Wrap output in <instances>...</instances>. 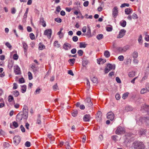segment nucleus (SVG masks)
<instances>
[{"instance_id":"obj_14","label":"nucleus","mask_w":149,"mask_h":149,"mask_svg":"<svg viewBox=\"0 0 149 149\" xmlns=\"http://www.w3.org/2000/svg\"><path fill=\"white\" fill-rule=\"evenodd\" d=\"M23 47L24 50V53L26 54L27 52L28 48V46L24 42H22Z\"/></svg>"},{"instance_id":"obj_25","label":"nucleus","mask_w":149,"mask_h":149,"mask_svg":"<svg viewBox=\"0 0 149 149\" xmlns=\"http://www.w3.org/2000/svg\"><path fill=\"white\" fill-rule=\"evenodd\" d=\"M87 44L83 42H80L79 43V47L80 48H85L87 45Z\"/></svg>"},{"instance_id":"obj_2","label":"nucleus","mask_w":149,"mask_h":149,"mask_svg":"<svg viewBox=\"0 0 149 149\" xmlns=\"http://www.w3.org/2000/svg\"><path fill=\"white\" fill-rule=\"evenodd\" d=\"M85 104L86 108H90L93 105V103L91 101L90 97H88L85 100Z\"/></svg>"},{"instance_id":"obj_35","label":"nucleus","mask_w":149,"mask_h":149,"mask_svg":"<svg viewBox=\"0 0 149 149\" xmlns=\"http://www.w3.org/2000/svg\"><path fill=\"white\" fill-rule=\"evenodd\" d=\"M103 38V35L102 34H98L97 36V38L98 40H100Z\"/></svg>"},{"instance_id":"obj_19","label":"nucleus","mask_w":149,"mask_h":149,"mask_svg":"<svg viewBox=\"0 0 149 149\" xmlns=\"http://www.w3.org/2000/svg\"><path fill=\"white\" fill-rule=\"evenodd\" d=\"M132 12V9L130 8H127L125 10V13L127 15H130L131 14Z\"/></svg>"},{"instance_id":"obj_12","label":"nucleus","mask_w":149,"mask_h":149,"mask_svg":"<svg viewBox=\"0 0 149 149\" xmlns=\"http://www.w3.org/2000/svg\"><path fill=\"white\" fill-rule=\"evenodd\" d=\"M63 48L65 50H68L71 47V45L68 43H65L63 46Z\"/></svg>"},{"instance_id":"obj_43","label":"nucleus","mask_w":149,"mask_h":149,"mask_svg":"<svg viewBox=\"0 0 149 149\" xmlns=\"http://www.w3.org/2000/svg\"><path fill=\"white\" fill-rule=\"evenodd\" d=\"M129 94V93L128 92H127L124 93L123 95V99H125L126 98V97L128 96Z\"/></svg>"},{"instance_id":"obj_6","label":"nucleus","mask_w":149,"mask_h":149,"mask_svg":"<svg viewBox=\"0 0 149 149\" xmlns=\"http://www.w3.org/2000/svg\"><path fill=\"white\" fill-rule=\"evenodd\" d=\"M129 47L128 45H126L124 47H119L118 48V50L120 53H123L125 52L128 49Z\"/></svg>"},{"instance_id":"obj_28","label":"nucleus","mask_w":149,"mask_h":149,"mask_svg":"<svg viewBox=\"0 0 149 149\" xmlns=\"http://www.w3.org/2000/svg\"><path fill=\"white\" fill-rule=\"evenodd\" d=\"M132 56L133 58H136L138 56V53L137 52H134L132 54Z\"/></svg>"},{"instance_id":"obj_45","label":"nucleus","mask_w":149,"mask_h":149,"mask_svg":"<svg viewBox=\"0 0 149 149\" xmlns=\"http://www.w3.org/2000/svg\"><path fill=\"white\" fill-rule=\"evenodd\" d=\"M106 30L108 31H112L113 28L112 26L107 27L106 28Z\"/></svg>"},{"instance_id":"obj_40","label":"nucleus","mask_w":149,"mask_h":149,"mask_svg":"<svg viewBox=\"0 0 149 149\" xmlns=\"http://www.w3.org/2000/svg\"><path fill=\"white\" fill-rule=\"evenodd\" d=\"M75 59L73 58L72 59H70L68 60V62L69 63L71 62L72 65L75 63Z\"/></svg>"},{"instance_id":"obj_21","label":"nucleus","mask_w":149,"mask_h":149,"mask_svg":"<svg viewBox=\"0 0 149 149\" xmlns=\"http://www.w3.org/2000/svg\"><path fill=\"white\" fill-rule=\"evenodd\" d=\"M40 23H42V25L44 27H45L46 26V24L45 22L44 21V18L43 17H42L40 18Z\"/></svg>"},{"instance_id":"obj_33","label":"nucleus","mask_w":149,"mask_h":149,"mask_svg":"<svg viewBox=\"0 0 149 149\" xmlns=\"http://www.w3.org/2000/svg\"><path fill=\"white\" fill-rule=\"evenodd\" d=\"M13 65V62L12 61H10L8 64V67L10 69H11L12 68Z\"/></svg>"},{"instance_id":"obj_5","label":"nucleus","mask_w":149,"mask_h":149,"mask_svg":"<svg viewBox=\"0 0 149 149\" xmlns=\"http://www.w3.org/2000/svg\"><path fill=\"white\" fill-rule=\"evenodd\" d=\"M114 118V114L112 111L108 112L107 114V118L110 120L111 121H113Z\"/></svg>"},{"instance_id":"obj_18","label":"nucleus","mask_w":149,"mask_h":149,"mask_svg":"<svg viewBox=\"0 0 149 149\" xmlns=\"http://www.w3.org/2000/svg\"><path fill=\"white\" fill-rule=\"evenodd\" d=\"M106 67L109 68V70H111L112 69L115 70V65L109 63L107 65Z\"/></svg>"},{"instance_id":"obj_59","label":"nucleus","mask_w":149,"mask_h":149,"mask_svg":"<svg viewBox=\"0 0 149 149\" xmlns=\"http://www.w3.org/2000/svg\"><path fill=\"white\" fill-rule=\"evenodd\" d=\"M31 143L30 142L26 141L25 143V146L27 147H29L30 146Z\"/></svg>"},{"instance_id":"obj_24","label":"nucleus","mask_w":149,"mask_h":149,"mask_svg":"<svg viewBox=\"0 0 149 149\" xmlns=\"http://www.w3.org/2000/svg\"><path fill=\"white\" fill-rule=\"evenodd\" d=\"M23 113H28V107L25 105H24L23 106Z\"/></svg>"},{"instance_id":"obj_8","label":"nucleus","mask_w":149,"mask_h":149,"mask_svg":"<svg viewBox=\"0 0 149 149\" xmlns=\"http://www.w3.org/2000/svg\"><path fill=\"white\" fill-rule=\"evenodd\" d=\"M52 33L51 29H48L45 30L44 32V34L47 36L48 38H50L51 37Z\"/></svg>"},{"instance_id":"obj_56","label":"nucleus","mask_w":149,"mask_h":149,"mask_svg":"<svg viewBox=\"0 0 149 149\" xmlns=\"http://www.w3.org/2000/svg\"><path fill=\"white\" fill-rule=\"evenodd\" d=\"M146 90L145 88H143L141 91V94H143L146 92Z\"/></svg>"},{"instance_id":"obj_49","label":"nucleus","mask_w":149,"mask_h":149,"mask_svg":"<svg viewBox=\"0 0 149 149\" xmlns=\"http://www.w3.org/2000/svg\"><path fill=\"white\" fill-rule=\"evenodd\" d=\"M28 74L29 76V80H31L33 78L31 73L30 72H28Z\"/></svg>"},{"instance_id":"obj_50","label":"nucleus","mask_w":149,"mask_h":149,"mask_svg":"<svg viewBox=\"0 0 149 149\" xmlns=\"http://www.w3.org/2000/svg\"><path fill=\"white\" fill-rule=\"evenodd\" d=\"M29 37L31 40H33L35 38V36L33 33H31L29 34Z\"/></svg>"},{"instance_id":"obj_41","label":"nucleus","mask_w":149,"mask_h":149,"mask_svg":"<svg viewBox=\"0 0 149 149\" xmlns=\"http://www.w3.org/2000/svg\"><path fill=\"white\" fill-rule=\"evenodd\" d=\"M65 145L66 146V149H69L70 148V146L69 145V143L68 142H66L65 143Z\"/></svg>"},{"instance_id":"obj_9","label":"nucleus","mask_w":149,"mask_h":149,"mask_svg":"<svg viewBox=\"0 0 149 149\" xmlns=\"http://www.w3.org/2000/svg\"><path fill=\"white\" fill-rule=\"evenodd\" d=\"M13 139L14 143L15 145L18 144L21 141L20 138L19 136H15Z\"/></svg>"},{"instance_id":"obj_51","label":"nucleus","mask_w":149,"mask_h":149,"mask_svg":"<svg viewBox=\"0 0 149 149\" xmlns=\"http://www.w3.org/2000/svg\"><path fill=\"white\" fill-rule=\"evenodd\" d=\"M72 40L74 42H77L78 40V38L77 36H74L73 37Z\"/></svg>"},{"instance_id":"obj_53","label":"nucleus","mask_w":149,"mask_h":149,"mask_svg":"<svg viewBox=\"0 0 149 149\" xmlns=\"http://www.w3.org/2000/svg\"><path fill=\"white\" fill-rule=\"evenodd\" d=\"M16 10L15 8H13L11 9V13L12 14H14L15 13Z\"/></svg>"},{"instance_id":"obj_55","label":"nucleus","mask_w":149,"mask_h":149,"mask_svg":"<svg viewBox=\"0 0 149 149\" xmlns=\"http://www.w3.org/2000/svg\"><path fill=\"white\" fill-rule=\"evenodd\" d=\"M118 59L121 61H123L124 59V57L123 56V55H120L118 57Z\"/></svg>"},{"instance_id":"obj_17","label":"nucleus","mask_w":149,"mask_h":149,"mask_svg":"<svg viewBox=\"0 0 149 149\" xmlns=\"http://www.w3.org/2000/svg\"><path fill=\"white\" fill-rule=\"evenodd\" d=\"M47 136L50 141V143L52 144H53L54 143V140L55 138L51 134H49Z\"/></svg>"},{"instance_id":"obj_32","label":"nucleus","mask_w":149,"mask_h":149,"mask_svg":"<svg viewBox=\"0 0 149 149\" xmlns=\"http://www.w3.org/2000/svg\"><path fill=\"white\" fill-rule=\"evenodd\" d=\"M13 95L15 97L18 96L19 95V93L17 91H15L13 92Z\"/></svg>"},{"instance_id":"obj_63","label":"nucleus","mask_w":149,"mask_h":149,"mask_svg":"<svg viewBox=\"0 0 149 149\" xmlns=\"http://www.w3.org/2000/svg\"><path fill=\"white\" fill-rule=\"evenodd\" d=\"M132 16V18L134 19H137L138 18L137 15L135 13L133 14Z\"/></svg>"},{"instance_id":"obj_30","label":"nucleus","mask_w":149,"mask_h":149,"mask_svg":"<svg viewBox=\"0 0 149 149\" xmlns=\"http://www.w3.org/2000/svg\"><path fill=\"white\" fill-rule=\"evenodd\" d=\"M88 63V61L87 60L83 59L82 62V65L83 66H86Z\"/></svg>"},{"instance_id":"obj_34","label":"nucleus","mask_w":149,"mask_h":149,"mask_svg":"<svg viewBox=\"0 0 149 149\" xmlns=\"http://www.w3.org/2000/svg\"><path fill=\"white\" fill-rule=\"evenodd\" d=\"M146 132L145 130L142 129H141L139 130L140 134L141 135H144L145 134Z\"/></svg>"},{"instance_id":"obj_26","label":"nucleus","mask_w":149,"mask_h":149,"mask_svg":"<svg viewBox=\"0 0 149 149\" xmlns=\"http://www.w3.org/2000/svg\"><path fill=\"white\" fill-rule=\"evenodd\" d=\"M41 118H40V115H39L38 116V118L37 119L36 123L39 125H41Z\"/></svg>"},{"instance_id":"obj_39","label":"nucleus","mask_w":149,"mask_h":149,"mask_svg":"<svg viewBox=\"0 0 149 149\" xmlns=\"http://www.w3.org/2000/svg\"><path fill=\"white\" fill-rule=\"evenodd\" d=\"M54 46L58 48L60 47V45L58 44V42L57 41H56L54 42Z\"/></svg>"},{"instance_id":"obj_38","label":"nucleus","mask_w":149,"mask_h":149,"mask_svg":"<svg viewBox=\"0 0 149 149\" xmlns=\"http://www.w3.org/2000/svg\"><path fill=\"white\" fill-rule=\"evenodd\" d=\"M41 89H40L39 88H38L36 91H35L34 92V94L35 95L38 94L40 93Z\"/></svg>"},{"instance_id":"obj_16","label":"nucleus","mask_w":149,"mask_h":149,"mask_svg":"<svg viewBox=\"0 0 149 149\" xmlns=\"http://www.w3.org/2000/svg\"><path fill=\"white\" fill-rule=\"evenodd\" d=\"M23 118V116L22 114H20L19 113L16 116V120L17 121L19 122L21 121Z\"/></svg>"},{"instance_id":"obj_1","label":"nucleus","mask_w":149,"mask_h":149,"mask_svg":"<svg viewBox=\"0 0 149 149\" xmlns=\"http://www.w3.org/2000/svg\"><path fill=\"white\" fill-rule=\"evenodd\" d=\"M132 146L135 149H145V146L143 143L140 141H135L132 144Z\"/></svg>"},{"instance_id":"obj_7","label":"nucleus","mask_w":149,"mask_h":149,"mask_svg":"<svg viewBox=\"0 0 149 149\" xmlns=\"http://www.w3.org/2000/svg\"><path fill=\"white\" fill-rule=\"evenodd\" d=\"M118 8L117 6H115L112 10V15L113 18H115L118 15Z\"/></svg>"},{"instance_id":"obj_4","label":"nucleus","mask_w":149,"mask_h":149,"mask_svg":"<svg viewBox=\"0 0 149 149\" xmlns=\"http://www.w3.org/2000/svg\"><path fill=\"white\" fill-rule=\"evenodd\" d=\"M139 121L142 123L143 122H145L146 125L149 127V117L141 118Z\"/></svg>"},{"instance_id":"obj_47","label":"nucleus","mask_w":149,"mask_h":149,"mask_svg":"<svg viewBox=\"0 0 149 149\" xmlns=\"http://www.w3.org/2000/svg\"><path fill=\"white\" fill-rule=\"evenodd\" d=\"M92 81L95 83H97V79L95 77H93L92 79Z\"/></svg>"},{"instance_id":"obj_11","label":"nucleus","mask_w":149,"mask_h":149,"mask_svg":"<svg viewBox=\"0 0 149 149\" xmlns=\"http://www.w3.org/2000/svg\"><path fill=\"white\" fill-rule=\"evenodd\" d=\"M102 113L100 111H98L97 114L96 116V119L97 121L100 122L102 119Z\"/></svg>"},{"instance_id":"obj_64","label":"nucleus","mask_w":149,"mask_h":149,"mask_svg":"<svg viewBox=\"0 0 149 149\" xmlns=\"http://www.w3.org/2000/svg\"><path fill=\"white\" fill-rule=\"evenodd\" d=\"M116 81L118 83H121V81L120 79V78L118 77H116Z\"/></svg>"},{"instance_id":"obj_54","label":"nucleus","mask_w":149,"mask_h":149,"mask_svg":"<svg viewBox=\"0 0 149 149\" xmlns=\"http://www.w3.org/2000/svg\"><path fill=\"white\" fill-rule=\"evenodd\" d=\"M142 37L141 35H140L138 39V40L139 43H141L142 42Z\"/></svg>"},{"instance_id":"obj_42","label":"nucleus","mask_w":149,"mask_h":149,"mask_svg":"<svg viewBox=\"0 0 149 149\" xmlns=\"http://www.w3.org/2000/svg\"><path fill=\"white\" fill-rule=\"evenodd\" d=\"M130 6V4L129 3H124L122 4L120 6L121 8H123L125 6L129 7Z\"/></svg>"},{"instance_id":"obj_60","label":"nucleus","mask_w":149,"mask_h":149,"mask_svg":"<svg viewBox=\"0 0 149 149\" xmlns=\"http://www.w3.org/2000/svg\"><path fill=\"white\" fill-rule=\"evenodd\" d=\"M89 3V2L88 1H86L84 2L83 5L85 7H87L88 6Z\"/></svg>"},{"instance_id":"obj_20","label":"nucleus","mask_w":149,"mask_h":149,"mask_svg":"<svg viewBox=\"0 0 149 149\" xmlns=\"http://www.w3.org/2000/svg\"><path fill=\"white\" fill-rule=\"evenodd\" d=\"M18 126V123L15 121H14L13 123V125L10 124V127L11 128H14L17 127Z\"/></svg>"},{"instance_id":"obj_48","label":"nucleus","mask_w":149,"mask_h":149,"mask_svg":"<svg viewBox=\"0 0 149 149\" xmlns=\"http://www.w3.org/2000/svg\"><path fill=\"white\" fill-rule=\"evenodd\" d=\"M53 88L54 91H56L57 90L58 88V87L57 83H56V84L53 86Z\"/></svg>"},{"instance_id":"obj_61","label":"nucleus","mask_w":149,"mask_h":149,"mask_svg":"<svg viewBox=\"0 0 149 149\" xmlns=\"http://www.w3.org/2000/svg\"><path fill=\"white\" fill-rule=\"evenodd\" d=\"M20 128H21L22 131L23 132H25V129L24 127H23V126L22 125L20 126Z\"/></svg>"},{"instance_id":"obj_57","label":"nucleus","mask_w":149,"mask_h":149,"mask_svg":"<svg viewBox=\"0 0 149 149\" xmlns=\"http://www.w3.org/2000/svg\"><path fill=\"white\" fill-rule=\"evenodd\" d=\"M77 114V111H74L72 113V115L74 117L76 116Z\"/></svg>"},{"instance_id":"obj_29","label":"nucleus","mask_w":149,"mask_h":149,"mask_svg":"<svg viewBox=\"0 0 149 149\" xmlns=\"http://www.w3.org/2000/svg\"><path fill=\"white\" fill-rule=\"evenodd\" d=\"M120 26L123 27H125L126 25V22L125 20H123L122 22H120Z\"/></svg>"},{"instance_id":"obj_52","label":"nucleus","mask_w":149,"mask_h":149,"mask_svg":"<svg viewBox=\"0 0 149 149\" xmlns=\"http://www.w3.org/2000/svg\"><path fill=\"white\" fill-rule=\"evenodd\" d=\"M19 83H22L24 82V80L23 77L20 78L19 80Z\"/></svg>"},{"instance_id":"obj_36","label":"nucleus","mask_w":149,"mask_h":149,"mask_svg":"<svg viewBox=\"0 0 149 149\" xmlns=\"http://www.w3.org/2000/svg\"><path fill=\"white\" fill-rule=\"evenodd\" d=\"M14 101L13 97L11 95H10L8 97V101L9 102H11Z\"/></svg>"},{"instance_id":"obj_37","label":"nucleus","mask_w":149,"mask_h":149,"mask_svg":"<svg viewBox=\"0 0 149 149\" xmlns=\"http://www.w3.org/2000/svg\"><path fill=\"white\" fill-rule=\"evenodd\" d=\"M22 93H24L26 92V86L25 85H23L22 86Z\"/></svg>"},{"instance_id":"obj_22","label":"nucleus","mask_w":149,"mask_h":149,"mask_svg":"<svg viewBox=\"0 0 149 149\" xmlns=\"http://www.w3.org/2000/svg\"><path fill=\"white\" fill-rule=\"evenodd\" d=\"M133 108L132 107L130 106H127L125 107V110L127 112L132 111L133 110Z\"/></svg>"},{"instance_id":"obj_23","label":"nucleus","mask_w":149,"mask_h":149,"mask_svg":"<svg viewBox=\"0 0 149 149\" xmlns=\"http://www.w3.org/2000/svg\"><path fill=\"white\" fill-rule=\"evenodd\" d=\"M45 46L42 43H40L39 44V49L40 50H42L45 49Z\"/></svg>"},{"instance_id":"obj_31","label":"nucleus","mask_w":149,"mask_h":149,"mask_svg":"<svg viewBox=\"0 0 149 149\" xmlns=\"http://www.w3.org/2000/svg\"><path fill=\"white\" fill-rule=\"evenodd\" d=\"M135 72L133 71H132L129 72V76L130 77H132L135 75Z\"/></svg>"},{"instance_id":"obj_44","label":"nucleus","mask_w":149,"mask_h":149,"mask_svg":"<svg viewBox=\"0 0 149 149\" xmlns=\"http://www.w3.org/2000/svg\"><path fill=\"white\" fill-rule=\"evenodd\" d=\"M77 53L79 56H81L83 55V52L81 50H79L78 51Z\"/></svg>"},{"instance_id":"obj_15","label":"nucleus","mask_w":149,"mask_h":149,"mask_svg":"<svg viewBox=\"0 0 149 149\" xmlns=\"http://www.w3.org/2000/svg\"><path fill=\"white\" fill-rule=\"evenodd\" d=\"M90 116L89 114H86L83 117V120L85 122H89L90 120Z\"/></svg>"},{"instance_id":"obj_10","label":"nucleus","mask_w":149,"mask_h":149,"mask_svg":"<svg viewBox=\"0 0 149 149\" xmlns=\"http://www.w3.org/2000/svg\"><path fill=\"white\" fill-rule=\"evenodd\" d=\"M126 31L125 30L122 29L119 31V34L117 36V38H122L125 35Z\"/></svg>"},{"instance_id":"obj_58","label":"nucleus","mask_w":149,"mask_h":149,"mask_svg":"<svg viewBox=\"0 0 149 149\" xmlns=\"http://www.w3.org/2000/svg\"><path fill=\"white\" fill-rule=\"evenodd\" d=\"M18 58V56L17 54H15L13 55V58L15 60H17Z\"/></svg>"},{"instance_id":"obj_13","label":"nucleus","mask_w":149,"mask_h":149,"mask_svg":"<svg viewBox=\"0 0 149 149\" xmlns=\"http://www.w3.org/2000/svg\"><path fill=\"white\" fill-rule=\"evenodd\" d=\"M14 72L15 74H18L20 73V68L17 65L14 66Z\"/></svg>"},{"instance_id":"obj_27","label":"nucleus","mask_w":149,"mask_h":149,"mask_svg":"<svg viewBox=\"0 0 149 149\" xmlns=\"http://www.w3.org/2000/svg\"><path fill=\"white\" fill-rule=\"evenodd\" d=\"M104 55L106 58H108L110 56V52L108 51H106L104 52Z\"/></svg>"},{"instance_id":"obj_46","label":"nucleus","mask_w":149,"mask_h":149,"mask_svg":"<svg viewBox=\"0 0 149 149\" xmlns=\"http://www.w3.org/2000/svg\"><path fill=\"white\" fill-rule=\"evenodd\" d=\"M54 20L58 23H61L62 21L61 19L59 18H55Z\"/></svg>"},{"instance_id":"obj_3","label":"nucleus","mask_w":149,"mask_h":149,"mask_svg":"<svg viewBox=\"0 0 149 149\" xmlns=\"http://www.w3.org/2000/svg\"><path fill=\"white\" fill-rule=\"evenodd\" d=\"M125 132V130L124 128L120 126H119L117 127L116 131V134H124Z\"/></svg>"},{"instance_id":"obj_62","label":"nucleus","mask_w":149,"mask_h":149,"mask_svg":"<svg viewBox=\"0 0 149 149\" xmlns=\"http://www.w3.org/2000/svg\"><path fill=\"white\" fill-rule=\"evenodd\" d=\"M5 45L7 47L9 48H10L11 47V46L10 45V44L8 42H6L5 44Z\"/></svg>"}]
</instances>
